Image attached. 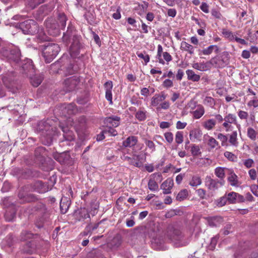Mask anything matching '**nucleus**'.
<instances>
[{
    "label": "nucleus",
    "instance_id": "1",
    "mask_svg": "<svg viewBox=\"0 0 258 258\" xmlns=\"http://www.w3.org/2000/svg\"><path fill=\"white\" fill-rule=\"evenodd\" d=\"M36 130L41 133L40 139L42 144L45 145H51L53 140L58 136L57 128L51 126L46 121H39Z\"/></svg>",
    "mask_w": 258,
    "mask_h": 258
},
{
    "label": "nucleus",
    "instance_id": "2",
    "mask_svg": "<svg viewBox=\"0 0 258 258\" xmlns=\"http://www.w3.org/2000/svg\"><path fill=\"white\" fill-rule=\"evenodd\" d=\"M0 54L2 56L7 58L10 61H13L18 64L19 66H21L24 71L30 67L29 64H28L26 63H24L21 60L20 50L17 48H14V49L9 50L3 44L0 51Z\"/></svg>",
    "mask_w": 258,
    "mask_h": 258
},
{
    "label": "nucleus",
    "instance_id": "3",
    "mask_svg": "<svg viewBox=\"0 0 258 258\" xmlns=\"http://www.w3.org/2000/svg\"><path fill=\"white\" fill-rule=\"evenodd\" d=\"M166 235L177 247L185 246L188 243V239L184 238L182 232L172 225L168 226Z\"/></svg>",
    "mask_w": 258,
    "mask_h": 258
},
{
    "label": "nucleus",
    "instance_id": "4",
    "mask_svg": "<svg viewBox=\"0 0 258 258\" xmlns=\"http://www.w3.org/2000/svg\"><path fill=\"white\" fill-rule=\"evenodd\" d=\"M42 55L46 63L50 62L58 54L60 49L59 45L55 43H48L42 45Z\"/></svg>",
    "mask_w": 258,
    "mask_h": 258
},
{
    "label": "nucleus",
    "instance_id": "5",
    "mask_svg": "<svg viewBox=\"0 0 258 258\" xmlns=\"http://www.w3.org/2000/svg\"><path fill=\"white\" fill-rule=\"evenodd\" d=\"M21 240L23 242L22 250L24 253L31 254L32 252V233L31 231H23L20 236Z\"/></svg>",
    "mask_w": 258,
    "mask_h": 258
},
{
    "label": "nucleus",
    "instance_id": "6",
    "mask_svg": "<svg viewBox=\"0 0 258 258\" xmlns=\"http://www.w3.org/2000/svg\"><path fill=\"white\" fill-rule=\"evenodd\" d=\"M20 202L22 204L29 203L32 201V186L28 184L24 186L18 194Z\"/></svg>",
    "mask_w": 258,
    "mask_h": 258
},
{
    "label": "nucleus",
    "instance_id": "7",
    "mask_svg": "<svg viewBox=\"0 0 258 258\" xmlns=\"http://www.w3.org/2000/svg\"><path fill=\"white\" fill-rule=\"evenodd\" d=\"M3 82L5 87L14 93L16 91V75L14 72H11L2 77Z\"/></svg>",
    "mask_w": 258,
    "mask_h": 258
},
{
    "label": "nucleus",
    "instance_id": "8",
    "mask_svg": "<svg viewBox=\"0 0 258 258\" xmlns=\"http://www.w3.org/2000/svg\"><path fill=\"white\" fill-rule=\"evenodd\" d=\"M72 44L70 47V53L72 57H76L80 53L81 49L82 48V45L80 42L81 36H75L74 38H72Z\"/></svg>",
    "mask_w": 258,
    "mask_h": 258
},
{
    "label": "nucleus",
    "instance_id": "9",
    "mask_svg": "<svg viewBox=\"0 0 258 258\" xmlns=\"http://www.w3.org/2000/svg\"><path fill=\"white\" fill-rule=\"evenodd\" d=\"M210 62L215 68H223L229 63V59L227 55H222L212 58Z\"/></svg>",
    "mask_w": 258,
    "mask_h": 258
},
{
    "label": "nucleus",
    "instance_id": "10",
    "mask_svg": "<svg viewBox=\"0 0 258 258\" xmlns=\"http://www.w3.org/2000/svg\"><path fill=\"white\" fill-rule=\"evenodd\" d=\"M224 180L214 179L210 176H206L205 179V184L210 190H215L218 189L220 187L224 185Z\"/></svg>",
    "mask_w": 258,
    "mask_h": 258
},
{
    "label": "nucleus",
    "instance_id": "11",
    "mask_svg": "<svg viewBox=\"0 0 258 258\" xmlns=\"http://www.w3.org/2000/svg\"><path fill=\"white\" fill-rule=\"evenodd\" d=\"M46 27L48 33L51 36H56L60 33L58 24L55 21L48 20L46 22Z\"/></svg>",
    "mask_w": 258,
    "mask_h": 258
},
{
    "label": "nucleus",
    "instance_id": "12",
    "mask_svg": "<svg viewBox=\"0 0 258 258\" xmlns=\"http://www.w3.org/2000/svg\"><path fill=\"white\" fill-rule=\"evenodd\" d=\"M59 110L61 111L60 114L65 117L74 114L77 112L76 106L74 103L62 105L60 106Z\"/></svg>",
    "mask_w": 258,
    "mask_h": 258
},
{
    "label": "nucleus",
    "instance_id": "13",
    "mask_svg": "<svg viewBox=\"0 0 258 258\" xmlns=\"http://www.w3.org/2000/svg\"><path fill=\"white\" fill-rule=\"evenodd\" d=\"M75 36L79 35L76 34L75 27L71 24H69L68 26L67 31L63 33L62 41L68 44L72 40V38H74Z\"/></svg>",
    "mask_w": 258,
    "mask_h": 258
},
{
    "label": "nucleus",
    "instance_id": "14",
    "mask_svg": "<svg viewBox=\"0 0 258 258\" xmlns=\"http://www.w3.org/2000/svg\"><path fill=\"white\" fill-rule=\"evenodd\" d=\"M80 79L77 76H73L67 78L64 82L67 91H72L75 89L80 83Z\"/></svg>",
    "mask_w": 258,
    "mask_h": 258
},
{
    "label": "nucleus",
    "instance_id": "15",
    "mask_svg": "<svg viewBox=\"0 0 258 258\" xmlns=\"http://www.w3.org/2000/svg\"><path fill=\"white\" fill-rule=\"evenodd\" d=\"M35 161V163L38 164L40 166L42 170H47L48 169V165H50L52 162V160L50 158L45 159L42 155L39 156H35V159H33Z\"/></svg>",
    "mask_w": 258,
    "mask_h": 258
},
{
    "label": "nucleus",
    "instance_id": "16",
    "mask_svg": "<svg viewBox=\"0 0 258 258\" xmlns=\"http://www.w3.org/2000/svg\"><path fill=\"white\" fill-rule=\"evenodd\" d=\"M59 127L63 132V141L71 142L74 140L75 138V134L73 131H72L69 126L60 124Z\"/></svg>",
    "mask_w": 258,
    "mask_h": 258
},
{
    "label": "nucleus",
    "instance_id": "17",
    "mask_svg": "<svg viewBox=\"0 0 258 258\" xmlns=\"http://www.w3.org/2000/svg\"><path fill=\"white\" fill-rule=\"evenodd\" d=\"M120 118L117 116L112 115L106 117L104 120V123L106 127H116L120 124Z\"/></svg>",
    "mask_w": 258,
    "mask_h": 258
},
{
    "label": "nucleus",
    "instance_id": "18",
    "mask_svg": "<svg viewBox=\"0 0 258 258\" xmlns=\"http://www.w3.org/2000/svg\"><path fill=\"white\" fill-rule=\"evenodd\" d=\"M122 241L121 235L117 234L108 243L107 245L112 250H117L121 245Z\"/></svg>",
    "mask_w": 258,
    "mask_h": 258
},
{
    "label": "nucleus",
    "instance_id": "19",
    "mask_svg": "<svg viewBox=\"0 0 258 258\" xmlns=\"http://www.w3.org/2000/svg\"><path fill=\"white\" fill-rule=\"evenodd\" d=\"M33 189L39 193H44L48 190L49 188L48 185L42 181L35 180L33 182Z\"/></svg>",
    "mask_w": 258,
    "mask_h": 258
},
{
    "label": "nucleus",
    "instance_id": "20",
    "mask_svg": "<svg viewBox=\"0 0 258 258\" xmlns=\"http://www.w3.org/2000/svg\"><path fill=\"white\" fill-rule=\"evenodd\" d=\"M32 20H27L19 24V28L25 34H30L32 31Z\"/></svg>",
    "mask_w": 258,
    "mask_h": 258
},
{
    "label": "nucleus",
    "instance_id": "21",
    "mask_svg": "<svg viewBox=\"0 0 258 258\" xmlns=\"http://www.w3.org/2000/svg\"><path fill=\"white\" fill-rule=\"evenodd\" d=\"M35 197L33 196V211L43 215L47 212L45 205L41 202L35 201Z\"/></svg>",
    "mask_w": 258,
    "mask_h": 258
},
{
    "label": "nucleus",
    "instance_id": "22",
    "mask_svg": "<svg viewBox=\"0 0 258 258\" xmlns=\"http://www.w3.org/2000/svg\"><path fill=\"white\" fill-rule=\"evenodd\" d=\"M173 185V180L170 178L167 179L161 185V188L163 189L164 194L171 193V189Z\"/></svg>",
    "mask_w": 258,
    "mask_h": 258
},
{
    "label": "nucleus",
    "instance_id": "23",
    "mask_svg": "<svg viewBox=\"0 0 258 258\" xmlns=\"http://www.w3.org/2000/svg\"><path fill=\"white\" fill-rule=\"evenodd\" d=\"M104 87L105 89V98L106 99L110 102V104L112 103V89L113 87L112 82V81H108L106 82L104 85Z\"/></svg>",
    "mask_w": 258,
    "mask_h": 258
},
{
    "label": "nucleus",
    "instance_id": "24",
    "mask_svg": "<svg viewBox=\"0 0 258 258\" xmlns=\"http://www.w3.org/2000/svg\"><path fill=\"white\" fill-rule=\"evenodd\" d=\"M229 176L227 178L228 181L232 186L238 187L241 183L238 180V176L233 171L230 170L229 171Z\"/></svg>",
    "mask_w": 258,
    "mask_h": 258
},
{
    "label": "nucleus",
    "instance_id": "25",
    "mask_svg": "<svg viewBox=\"0 0 258 258\" xmlns=\"http://www.w3.org/2000/svg\"><path fill=\"white\" fill-rule=\"evenodd\" d=\"M138 138L136 136H130L123 141L122 145L125 147L131 148L135 146L138 143Z\"/></svg>",
    "mask_w": 258,
    "mask_h": 258
},
{
    "label": "nucleus",
    "instance_id": "26",
    "mask_svg": "<svg viewBox=\"0 0 258 258\" xmlns=\"http://www.w3.org/2000/svg\"><path fill=\"white\" fill-rule=\"evenodd\" d=\"M76 218L79 221H83L87 218H90V215L86 209L81 208L76 213Z\"/></svg>",
    "mask_w": 258,
    "mask_h": 258
},
{
    "label": "nucleus",
    "instance_id": "27",
    "mask_svg": "<svg viewBox=\"0 0 258 258\" xmlns=\"http://www.w3.org/2000/svg\"><path fill=\"white\" fill-rule=\"evenodd\" d=\"M71 205V201L67 198H62L60 202V210L62 214L67 212Z\"/></svg>",
    "mask_w": 258,
    "mask_h": 258
},
{
    "label": "nucleus",
    "instance_id": "28",
    "mask_svg": "<svg viewBox=\"0 0 258 258\" xmlns=\"http://www.w3.org/2000/svg\"><path fill=\"white\" fill-rule=\"evenodd\" d=\"M35 74L33 75V87H38L44 79V75L43 73H37L34 71Z\"/></svg>",
    "mask_w": 258,
    "mask_h": 258
},
{
    "label": "nucleus",
    "instance_id": "29",
    "mask_svg": "<svg viewBox=\"0 0 258 258\" xmlns=\"http://www.w3.org/2000/svg\"><path fill=\"white\" fill-rule=\"evenodd\" d=\"M166 97V96L162 92L161 95H156L151 99V105L153 106H157L160 102L164 100Z\"/></svg>",
    "mask_w": 258,
    "mask_h": 258
},
{
    "label": "nucleus",
    "instance_id": "30",
    "mask_svg": "<svg viewBox=\"0 0 258 258\" xmlns=\"http://www.w3.org/2000/svg\"><path fill=\"white\" fill-rule=\"evenodd\" d=\"M224 121L227 122H228L231 125L232 123L235 124L237 125V127L239 129L240 127V125L239 124H237L236 116L233 114L229 113L226 116H225Z\"/></svg>",
    "mask_w": 258,
    "mask_h": 258
},
{
    "label": "nucleus",
    "instance_id": "31",
    "mask_svg": "<svg viewBox=\"0 0 258 258\" xmlns=\"http://www.w3.org/2000/svg\"><path fill=\"white\" fill-rule=\"evenodd\" d=\"M205 113V109L201 105H199L195 111L192 112V114L196 119L201 118Z\"/></svg>",
    "mask_w": 258,
    "mask_h": 258
},
{
    "label": "nucleus",
    "instance_id": "32",
    "mask_svg": "<svg viewBox=\"0 0 258 258\" xmlns=\"http://www.w3.org/2000/svg\"><path fill=\"white\" fill-rule=\"evenodd\" d=\"M186 74L187 76V79L193 82H198L200 79V76L195 73V72L191 70H187L186 71Z\"/></svg>",
    "mask_w": 258,
    "mask_h": 258
},
{
    "label": "nucleus",
    "instance_id": "33",
    "mask_svg": "<svg viewBox=\"0 0 258 258\" xmlns=\"http://www.w3.org/2000/svg\"><path fill=\"white\" fill-rule=\"evenodd\" d=\"M228 142L231 145L234 147H237L238 146V142L237 141V133L236 131H233L231 134L229 135Z\"/></svg>",
    "mask_w": 258,
    "mask_h": 258
},
{
    "label": "nucleus",
    "instance_id": "34",
    "mask_svg": "<svg viewBox=\"0 0 258 258\" xmlns=\"http://www.w3.org/2000/svg\"><path fill=\"white\" fill-rule=\"evenodd\" d=\"M226 168L221 167H218L215 169V174L217 177L219 178V180H224L225 177V169Z\"/></svg>",
    "mask_w": 258,
    "mask_h": 258
},
{
    "label": "nucleus",
    "instance_id": "35",
    "mask_svg": "<svg viewBox=\"0 0 258 258\" xmlns=\"http://www.w3.org/2000/svg\"><path fill=\"white\" fill-rule=\"evenodd\" d=\"M67 17L64 14H60L58 15L57 21L56 23L58 24L59 29H64L66 25Z\"/></svg>",
    "mask_w": 258,
    "mask_h": 258
},
{
    "label": "nucleus",
    "instance_id": "36",
    "mask_svg": "<svg viewBox=\"0 0 258 258\" xmlns=\"http://www.w3.org/2000/svg\"><path fill=\"white\" fill-rule=\"evenodd\" d=\"M86 118L84 116H82L78 118V122L76 124L75 126L77 130H83L85 128Z\"/></svg>",
    "mask_w": 258,
    "mask_h": 258
},
{
    "label": "nucleus",
    "instance_id": "37",
    "mask_svg": "<svg viewBox=\"0 0 258 258\" xmlns=\"http://www.w3.org/2000/svg\"><path fill=\"white\" fill-rule=\"evenodd\" d=\"M181 48L185 51H188L190 54L194 53V47L193 46L186 42L185 41H182L181 43Z\"/></svg>",
    "mask_w": 258,
    "mask_h": 258
},
{
    "label": "nucleus",
    "instance_id": "38",
    "mask_svg": "<svg viewBox=\"0 0 258 258\" xmlns=\"http://www.w3.org/2000/svg\"><path fill=\"white\" fill-rule=\"evenodd\" d=\"M88 258H106L99 249L92 251L88 255Z\"/></svg>",
    "mask_w": 258,
    "mask_h": 258
},
{
    "label": "nucleus",
    "instance_id": "39",
    "mask_svg": "<svg viewBox=\"0 0 258 258\" xmlns=\"http://www.w3.org/2000/svg\"><path fill=\"white\" fill-rule=\"evenodd\" d=\"M146 113L145 110H139L136 112L135 117L140 121H144L147 118Z\"/></svg>",
    "mask_w": 258,
    "mask_h": 258
},
{
    "label": "nucleus",
    "instance_id": "40",
    "mask_svg": "<svg viewBox=\"0 0 258 258\" xmlns=\"http://www.w3.org/2000/svg\"><path fill=\"white\" fill-rule=\"evenodd\" d=\"M148 185L149 189L151 191H155L158 189L159 186L157 182L154 179H152L151 178L149 180Z\"/></svg>",
    "mask_w": 258,
    "mask_h": 258
},
{
    "label": "nucleus",
    "instance_id": "41",
    "mask_svg": "<svg viewBox=\"0 0 258 258\" xmlns=\"http://www.w3.org/2000/svg\"><path fill=\"white\" fill-rule=\"evenodd\" d=\"M215 49V51L217 53L219 52V47L215 45H212L209 46L206 49H204L203 50V53L205 55H209L213 51L214 49Z\"/></svg>",
    "mask_w": 258,
    "mask_h": 258
},
{
    "label": "nucleus",
    "instance_id": "42",
    "mask_svg": "<svg viewBox=\"0 0 258 258\" xmlns=\"http://www.w3.org/2000/svg\"><path fill=\"white\" fill-rule=\"evenodd\" d=\"M228 202L230 204L236 203V192H230L227 194H225Z\"/></svg>",
    "mask_w": 258,
    "mask_h": 258
},
{
    "label": "nucleus",
    "instance_id": "43",
    "mask_svg": "<svg viewBox=\"0 0 258 258\" xmlns=\"http://www.w3.org/2000/svg\"><path fill=\"white\" fill-rule=\"evenodd\" d=\"M201 183L202 180L198 176H194L189 181V185L192 186H197L201 185Z\"/></svg>",
    "mask_w": 258,
    "mask_h": 258
},
{
    "label": "nucleus",
    "instance_id": "44",
    "mask_svg": "<svg viewBox=\"0 0 258 258\" xmlns=\"http://www.w3.org/2000/svg\"><path fill=\"white\" fill-rule=\"evenodd\" d=\"M201 135L200 130L198 129H194L189 132V138L191 140L194 139H198Z\"/></svg>",
    "mask_w": 258,
    "mask_h": 258
},
{
    "label": "nucleus",
    "instance_id": "45",
    "mask_svg": "<svg viewBox=\"0 0 258 258\" xmlns=\"http://www.w3.org/2000/svg\"><path fill=\"white\" fill-rule=\"evenodd\" d=\"M188 195V191L186 189L181 190L176 196V200L179 201H181L184 200Z\"/></svg>",
    "mask_w": 258,
    "mask_h": 258
},
{
    "label": "nucleus",
    "instance_id": "46",
    "mask_svg": "<svg viewBox=\"0 0 258 258\" xmlns=\"http://www.w3.org/2000/svg\"><path fill=\"white\" fill-rule=\"evenodd\" d=\"M15 217V212L14 211H9L7 210L5 214V218L7 221H12Z\"/></svg>",
    "mask_w": 258,
    "mask_h": 258
},
{
    "label": "nucleus",
    "instance_id": "47",
    "mask_svg": "<svg viewBox=\"0 0 258 258\" xmlns=\"http://www.w3.org/2000/svg\"><path fill=\"white\" fill-rule=\"evenodd\" d=\"M204 103L211 108H214L216 103L214 99L212 97H206L204 100Z\"/></svg>",
    "mask_w": 258,
    "mask_h": 258
},
{
    "label": "nucleus",
    "instance_id": "48",
    "mask_svg": "<svg viewBox=\"0 0 258 258\" xmlns=\"http://www.w3.org/2000/svg\"><path fill=\"white\" fill-rule=\"evenodd\" d=\"M191 153L194 156L201 155V152L198 145H192L191 147Z\"/></svg>",
    "mask_w": 258,
    "mask_h": 258
},
{
    "label": "nucleus",
    "instance_id": "49",
    "mask_svg": "<svg viewBox=\"0 0 258 258\" xmlns=\"http://www.w3.org/2000/svg\"><path fill=\"white\" fill-rule=\"evenodd\" d=\"M216 124V121L213 119H210L205 122V127L209 130H212Z\"/></svg>",
    "mask_w": 258,
    "mask_h": 258
},
{
    "label": "nucleus",
    "instance_id": "50",
    "mask_svg": "<svg viewBox=\"0 0 258 258\" xmlns=\"http://www.w3.org/2000/svg\"><path fill=\"white\" fill-rule=\"evenodd\" d=\"M247 136L251 140L255 141L256 140L257 133L256 131L251 127H249L247 129Z\"/></svg>",
    "mask_w": 258,
    "mask_h": 258
},
{
    "label": "nucleus",
    "instance_id": "51",
    "mask_svg": "<svg viewBox=\"0 0 258 258\" xmlns=\"http://www.w3.org/2000/svg\"><path fill=\"white\" fill-rule=\"evenodd\" d=\"M227 202H228V200L226 196L225 195L224 196L221 197L219 199L215 201V204L217 206L221 207L224 206L226 204Z\"/></svg>",
    "mask_w": 258,
    "mask_h": 258
},
{
    "label": "nucleus",
    "instance_id": "52",
    "mask_svg": "<svg viewBox=\"0 0 258 258\" xmlns=\"http://www.w3.org/2000/svg\"><path fill=\"white\" fill-rule=\"evenodd\" d=\"M217 138L220 140L221 141V145L222 146H227V140H228V137L221 134L220 133L218 135Z\"/></svg>",
    "mask_w": 258,
    "mask_h": 258
},
{
    "label": "nucleus",
    "instance_id": "53",
    "mask_svg": "<svg viewBox=\"0 0 258 258\" xmlns=\"http://www.w3.org/2000/svg\"><path fill=\"white\" fill-rule=\"evenodd\" d=\"M145 145L151 150V152H154L156 150V146L153 141L147 139H144Z\"/></svg>",
    "mask_w": 258,
    "mask_h": 258
},
{
    "label": "nucleus",
    "instance_id": "54",
    "mask_svg": "<svg viewBox=\"0 0 258 258\" xmlns=\"http://www.w3.org/2000/svg\"><path fill=\"white\" fill-rule=\"evenodd\" d=\"M222 33L225 37L229 39V40H232L235 38V36L231 31L224 29H223Z\"/></svg>",
    "mask_w": 258,
    "mask_h": 258
},
{
    "label": "nucleus",
    "instance_id": "55",
    "mask_svg": "<svg viewBox=\"0 0 258 258\" xmlns=\"http://www.w3.org/2000/svg\"><path fill=\"white\" fill-rule=\"evenodd\" d=\"M192 67L198 70L204 71L206 70L207 66L203 63H195L193 64Z\"/></svg>",
    "mask_w": 258,
    "mask_h": 258
},
{
    "label": "nucleus",
    "instance_id": "56",
    "mask_svg": "<svg viewBox=\"0 0 258 258\" xmlns=\"http://www.w3.org/2000/svg\"><path fill=\"white\" fill-rule=\"evenodd\" d=\"M137 54L139 57L142 58L144 60L146 64L149 61V60H150L149 55L148 54H146L145 51H144L143 52H141V53L137 52Z\"/></svg>",
    "mask_w": 258,
    "mask_h": 258
},
{
    "label": "nucleus",
    "instance_id": "57",
    "mask_svg": "<svg viewBox=\"0 0 258 258\" xmlns=\"http://www.w3.org/2000/svg\"><path fill=\"white\" fill-rule=\"evenodd\" d=\"M183 141V133L182 132H177L175 135V142L177 144H180Z\"/></svg>",
    "mask_w": 258,
    "mask_h": 258
},
{
    "label": "nucleus",
    "instance_id": "58",
    "mask_svg": "<svg viewBox=\"0 0 258 258\" xmlns=\"http://www.w3.org/2000/svg\"><path fill=\"white\" fill-rule=\"evenodd\" d=\"M150 178L152 179H154L156 182H161L163 179L162 175L160 173H155L152 174L151 175Z\"/></svg>",
    "mask_w": 258,
    "mask_h": 258
},
{
    "label": "nucleus",
    "instance_id": "59",
    "mask_svg": "<svg viewBox=\"0 0 258 258\" xmlns=\"http://www.w3.org/2000/svg\"><path fill=\"white\" fill-rule=\"evenodd\" d=\"M224 156L228 160L231 161H235L237 158L236 156L234 154L228 151H226L224 153Z\"/></svg>",
    "mask_w": 258,
    "mask_h": 258
},
{
    "label": "nucleus",
    "instance_id": "60",
    "mask_svg": "<svg viewBox=\"0 0 258 258\" xmlns=\"http://www.w3.org/2000/svg\"><path fill=\"white\" fill-rule=\"evenodd\" d=\"M104 132H106V134L108 133L110 135L112 136H115L117 135V131L113 128V127H106V128L104 130Z\"/></svg>",
    "mask_w": 258,
    "mask_h": 258
},
{
    "label": "nucleus",
    "instance_id": "61",
    "mask_svg": "<svg viewBox=\"0 0 258 258\" xmlns=\"http://www.w3.org/2000/svg\"><path fill=\"white\" fill-rule=\"evenodd\" d=\"M164 137L166 141L169 143H171L173 140V136L171 132H166L164 134Z\"/></svg>",
    "mask_w": 258,
    "mask_h": 258
},
{
    "label": "nucleus",
    "instance_id": "62",
    "mask_svg": "<svg viewBox=\"0 0 258 258\" xmlns=\"http://www.w3.org/2000/svg\"><path fill=\"white\" fill-rule=\"evenodd\" d=\"M243 164L246 168H249L253 166L254 161L252 159L249 158L243 161Z\"/></svg>",
    "mask_w": 258,
    "mask_h": 258
},
{
    "label": "nucleus",
    "instance_id": "63",
    "mask_svg": "<svg viewBox=\"0 0 258 258\" xmlns=\"http://www.w3.org/2000/svg\"><path fill=\"white\" fill-rule=\"evenodd\" d=\"M208 144L212 148H214L218 145V142L214 138L210 137Z\"/></svg>",
    "mask_w": 258,
    "mask_h": 258
},
{
    "label": "nucleus",
    "instance_id": "64",
    "mask_svg": "<svg viewBox=\"0 0 258 258\" xmlns=\"http://www.w3.org/2000/svg\"><path fill=\"white\" fill-rule=\"evenodd\" d=\"M218 239V236L214 237L211 239V243L209 245V247L211 249L213 250L215 248V247L217 244Z\"/></svg>",
    "mask_w": 258,
    "mask_h": 258
}]
</instances>
